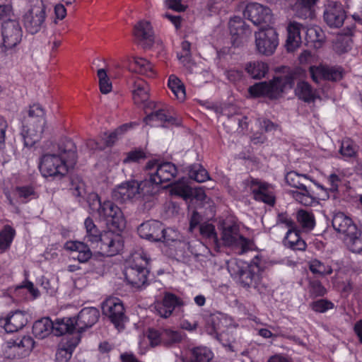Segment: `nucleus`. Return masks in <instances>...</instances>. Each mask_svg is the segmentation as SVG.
<instances>
[{"instance_id": "obj_1", "label": "nucleus", "mask_w": 362, "mask_h": 362, "mask_svg": "<svg viewBox=\"0 0 362 362\" xmlns=\"http://www.w3.org/2000/svg\"><path fill=\"white\" fill-rule=\"evenodd\" d=\"M76 147L70 139L62 141L51 153L42 156L39 169L44 177L62 178L76 163Z\"/></svg>"}, {"instance_id": "obj_2", "label": "nucleus", "mask_w": 362, "mask_h": 362, "mask_svg": "<svg viewBox=\"0 0 362 362\" xmlns=\"http://www.w3.org/2000/svg\"><path fill=\"white\" fill-rule=\"evenodd\" d=\"M332 224L334 229L343 235L341 239L348 249L359 253L362 250L361 231L352 219L344 213L338 212L333 216Z\"/></svg>"}, {"instance_id": "obj_3", "label": "nucleus", "mask_w": 362, "mask_h": 362, "mask_svg": "<svg viewBox=\"0 0 362 362\" xmlns=\"http://www.w3.org/2000/svg\"><path fill=\"white\" fill-rule=\"evenodd\" d=\"M45 124V112L42 107L39 104L30 106L21 132L25 146L31 147L40 140Z\"/></svg>"}, {"instance_id": "obj_4", "label": "nucleus", "mask_w": 362, "mask_h": 362, "mask_svg": "<svg viewBox=\"0 0 362 362\" xmlns=\"http://www.w3.org/2000/svg\"><path fill=\"white\" fill-rule=\"evenodd\" d=\"M296 74L291 72L274 77L269 82H259L251 86L248 92L252 97L265 96L270 99H277L287 89L294 85Z\"/></svg>"}, {"instance_id": "obj_5", "label": "nucleus", "mask_w": 362, "mask_h": 362, "mask_svg": "<svg viewBox=\"0 0 362 362\" xmlns=\"http://www.w3.org/2000/svg\"><path fill=\"white\" fill-rule=\"evenodd\" d=\"M93 197L99 204L98 211L100 218L104 220L112 230L122 231L126 227V220L120 208L110 201L101 203L96 194Z\"/></svg>"}, {"instance_id": "obj_6", "label": "nucleus", "mask_w": 362, "mask_h": 362, "mask_svg": "<svg viewBox=\"0 0 362 362\" xmlns=\"http://www.w3.org/2000/svg\"><path fill=\"white\" fill-rule=\"evenodd\" d=\"M70 320L57 319L52 322L49 317H43L35 322L33 325V333L38 339H44L52 332L56 336L63 335L69 331Z\"/></svg>"}, {"instance_id": "obj_7", "label": "nucleus", "mask_w": 362, "mask_h": 362, "mask_svg": "<svg viewBox=\"0 0 362 362\" xmlns=\"http://www.w3.org/2000/svg\"><path fill=\"white\" fill-rule=\"evenodd\" d=\"M46 5L43 0H31L30 8L23 16L25 29L30 34L40 30L46 18Z\"/></svg>"}, {"instance_id": "obj_8", "label": "nucleus", "mask_w": 362, "mask_h": 362, "mask_svg": "<svg viewBox=\"0 0 362 362\" xmlns=\"http://www.w3.org/2000/svg\"><path fill=\"white\" fill-rule=\"evenodd\" d=\"M221 239L225 245L240 247V254L252 250L253 247L252 240L245 238L240 234L239 226L236 223H223Z\"/></svg>"}, {"instance_id": "obj_9", "label": "nucleus", "mask_w": 362, "mask_h": 362, "mask_svg": "<svg viewBox=\"0 0 362 362\" xmlns=\"http://www.w3.org/2000/svg\"><path fill=\"white\" fill-rule=\"evenodd\" d=\"M100 311L94 307L83 308L75 317H64V320H70L69 331L67 333H72L74 330L81 333L86 329L93 327L99 320Z\"/></svg>"}, {"instance_id": "obj_10", "label": "nucleus", "mask_w": 362, "mask_h": 362, "mask_svg": "<svg viewBox=\"0 0 362 362\" xmlns=\"http://www.w3.org/2000/svg\"><path fill=\"white\" fill-rule=\"evenodd\" d=\"M255 37L256 49L259 54L266 56L274 54L279 45L278 34L274 28L261 29L255 32Z\"/></svg>"}, {"instance_id": "obj_11", "label": "nucleus", "mask_w": 362, "mask_h": 362, "mask_svg": "<svg viewBox=\"0 0 362 362\" xmlns=\"http://www.w3.org/2000/svg\"><path fill=\"white\" fill-rule=\"evenodd\" d=\"M103 314L107 316L117 329H124L127 320L122 302L117 298L106 299L102 304Z\"/></svg>"}, {"instance_id": "obj_12", "label": "nucleus", "mask_w": 362, "mask_h": 362, "mask_svg": "<svg viewBox=\"0 0 362 362\" xmlns=\"http://www.w3.org/2000/svg\"><path fill=\"white\" fill-rule=\"evenodd\" d=\"M3 37V51L12 49L17 46L22 40L23 30L20 23L16 20L8 19L1 25Z\"/></svg>"}, {"instance_id": "obj_13", "label": "nucleus", "mask_w": 362, "mask_h": 362, "mask_svg": "<svg viewBox=\"0 0 362 362\" xmlns=\"http://www.w3.org/2000/svg\"><path fill=\"white\" fill-rule=\"evenodd\" d=\"M146 168L153 175V181L160 185L172 180L177 173L176 166L170 162L159 164L156 160H150Z\"/></svg>"}, {"instance_id": "obj_14", "label": "nucleus", "mask_w": 362, "mask_h": 362, "mask_svg": "<svg viewBox=\"0 0 362 362\" xmlns=\"http://www.w3.org/2000/svg\"><path fill=\"white\" fill-rule=\"evenodd\" d=\"M309 71L313 80L316 83H319L322 79L337 82L341 81L345 75L344 69L340 66H313L310 67Z\"/></svg>"}, {"instance_id": "obj_15", "label": "nucleus", "mask_w": 362, "mask_h": 362, "mask_svg": "<svg viewBox=\"0 0 362 362\" xmlns=\"http://www.w3.org/2000/svg\"><path fill=\"white\" fill-rule=\"evenodd\" d=\"M244 17L255 25L262 23H269L272 19L271 9L258 3H251L246 6L244 12Z\"/></svg>"}, {"instance_id": "obj_16", "label": "nucleus", "mask_w": 362, "mask_h": 362, "mask_svg": "<svg viewBox=\"0 0 362 362\" xmlns=\"http://www.w3.org/2000/svg\"><path fill=\"white\" fill-rule=\"evenodd\" d=\"M346 13L341 3L330 1L324 11V20L330 28H340L346 18Z\"/></svg>"}, {"instance_id": "obj_17", "label": "nucleus", "mask_w": 362, "mask_h": 362, "mask_svg": "<svg viewBox=\"0 0 362 362\" xmlns=\"http://www.w3.org/2000/svg\"><path fill=\"white\" fill-rule=\"evenodd\" d=\"M96 247L99 248L102 255L112 257L119 253L123 247V243L119 236L107 231L103 233L99 245Z\"/></svg>"}, {"instance_id": "obj_18", "label": "nucleus", "mask_w": 362, "mask_h": 362, "mask_svg": "<svg viewBox=\"0 0 362 362\" xmlns=\"http://www.w3.org/2000/svg\"><path fill=\"white\" fill-rule=\"evenodd\" d=\"M133 35L144 48H150L154 43V33L149 21L141 20L134 26Z\"/></svg>"}, {"instance_id": "obj_19", "label": "nucleus", "mask_w": 362, "mask_h": 362, "mask_svg": "<svg viewBox=\"0 0 362 362\" xmlns=\"http://www.w3.org/2000/svg\"><path fill=\"white\" fill-rule=\"evenodd\" d=\"M137 187L138 182L134 180L124 182L112 190V197L113 200L119 203L138 198Z\"/></svg>"}, {"instance_id": "obj_20", "label": "nucleus", "mask_w": 362, "mask_h": 362, "mask_svg": "<svg viewBox=\"0 0 362 362\" xmlns=\"http://www.w3.org/2000/svg\"><path fill=\"white\" fill-rule=\"evenodd\" d=\"M148 271L146 268L135 265L127 267L124 275L127 282L133 287L139 288L147 282Z\"/></svg>"}, {"instance_id": "obj_21", "label": "nucleus", "mask_w": 362, "mask_h": 362, "mask_svg": "<svg viewBox=\"0 0 362 362\" xmlns=\"http://www.w3.org/2000/svg\"><path fill=\"white\" fill-rule=\"evenodd\" d=\"M250 186V190L254 195L255 199L261 201L269 205H274L275 198L272 192L269 190V185L266 182H262L258 180L251 178L246 180Z\"/></svg>"}, {"instance_id": "obj_22", "label": "nucleus", "mask_w": 362, "mask_h": 362, "mask_svg": "<svg viewBox=\"0 0 362 362\" xmlns=\"http://www.w3.org/2000/svg\"><path fill=\"white\" fill-rule=\"evenodd\" d=\"M163 224L158 221L151 220L141 223L137 228L139 235L151 242L160 240Z\"/></svg>"}, {"instance_id": "obj_23", "label": "nucleus", "mask_w": 362, "mask_h": 362, "mask_svg": "<svg viewBox=\"0 0 362 362\" xmlns=\"http://www.w3.org/2000/svg\"><path fill=\"white\" fill-rule=\"evenodd\" d=\"M184 305L183 301L171 293H166L161 302L157 303L155 309L157 313L163 318L169 317L176 307Z\"/></svg>"}, {"instance_id": "obj_24", "label": "nucleus", "mask_w": 362, "mask_h": 362, "mask_svg": "<svg viewBox=\"0 0 362 362\" xmlns=\"http://www.w3.org/2000/svg\"><path fill=\"white\" fill-rule=\"evenodd\" d=\"M288 37L286 47L288 52H293L298 48L302 42L300 33L306 30L301 23L291 21L287 25Z\"/></svg>"}, {"instance_id": "obj_25", "label": "nucleus", "mask_w": 362, "mask_h": 362, "mask_svg": "<svg viewBox=\"0 0 362 362\" xmlns=\"http://www.w3.org/2000/svg\"><path fill=\"white\" fill-rule=\"evenodd\" d=\"M28 314L16 310L4 320V327L7 332H14L21 329L28 322Z\"/></svg>"}, {"instance_id": "obj_26", "label": "nucleus", "mask_w": 362, "mask_h": 362, "mask_svg": "<svg viewBox=\"0 0 362 362\" xmlns=\"http://www.w3.org/2000/svg\"><path fill=\"white\" fill-rule=\"evenodd\" d=\"M65 249L74 252L73 258L83 263L88 262L92 257V252L88 245L80 241H68Z\"/></svg>"}, {"instance_id": "obj_27", "label": "nucleus", "mask_w": 362, "mask_h": 362, "mask_svg": "<svg viewBox=\"0 0 362 362\" xmlns=\"http://www.w3.org/2000/svg\"><path fill=\"white\" fill-rule=\"evenodd\" d=\"M80 337L67 340L59 344L56 352V362H68L71 358L72 353L80 341Z\"/></svg>"}, {"instance_id": "obj_28", "label": "nucleus", "mask_w": 362, "mask_h": 362, "mask_svg": "<svg viewBox=\"0 0 362 362\" xmlns=\"http://www.w3.org/2000/svg\"><path fill=\"white\" fill-rule=\"evenodd\" d=\"M149 178L138 182L137 191H139L138 197H142L148 200L158 193L160 189V184L156 183L153 180V175L148 173Z\"/></svg>"}, {"instance_id": "obj_29", "label": "nucleus", "mask_w": 362, "mask_h": 362, "mask_svg": "<svg viewBox=\"0 0 362 362\" xmlns=\"http://www.w3.org/2000/svg\"><path fill=\"white\" fill-rule=\"evenodd\" d=\"M305 41L308 46L315 49L322 47L325 41V35L323 30L317 27H311L305 30Z\"/></svg>"}, {"instance_id": "obj_30", "label": "nucleus", "mask_w": 362, "mask_h": 362, "mask_svg": "<svg viewBox=\"0 0 362 362\" xmlns=\"http://www.w3.org/2000/svg\"><path fill=\"white\" fill-rule=\"evenodd\" d=\"M286 247L293 250H305L306 248L305 242L300 237L299 233L294 228L288 229L284 240Z\"/></svg>"}, {"instance_id": "obj_31", "label": "nucleus", "mask_w": 362, "mask_h": 362, "mask_svg": "<svg viewBox=\"0 0 362 362\" xmlns=\"http://www.w3.org/2000/svg\"><path fill=\"white\" fill-rule=\"evenodd\" d=\"M130 69L133 71L146 75L148 77H153L154 72L153 66L147 59L141 57H134L130 63Z\"/></svg>"}, {"instance_id": "obj_32", "label": "nucleus", "mask_w": 362, "mask_h": 362, "mask_svg": "<svg viewBox=\"0 0 362 362\" xmlns=\"http://www.w3.org/2000/svg\"><path fill=\"white\" fill-rule=\"evenodd\" d=\"M84 226L86 230L85 239L91 245L98 246L99 241L102 238L103 233L98 228L93 219L90 217L86 218Z\"/></svg>"}, {"instance_id": "obj_33", "label": "nucleus", "mask_w": 362, "mask_h": 362, "mask_svg": "<svg viewBox=\"0 0 362 362\" xmlns=\"http://www.w3.org/2000/svg\"><path fill=\"white\" fill-rule=\"evenodd\" d=\"M183 339L182 333L172 328L163 329L161 344L166 347L173 346L180 343Z\"/></svg>"}, {"instance_id": "obj_34", "label": "nucleus", "mask_w": 362, "mask_h": 362, "mask_svg": "<svg viewBox=\"0 0 362 362\" xmlns=\"http://www.w3.org/2000/svg\"><path fill=\"white\" fill-rule=\"evenodd\" d=\"M34 345L35 341L31 337L23 336L20 340L13 341L9 348L17 352L18 356H25L32 351Z\"/></svg>"}, {"instance_id": "obj_35", "label": "nucleus", "mask_w": 362, "mask_h": 362, "mask_svg": "<svg viewBox=\"0 0 362 362\" xmlns=\"http://www.w3.org/2000/svg\"><path fill=\"white\" fill-rule=\"evenodd\" d=\"M295 91L300 99L307 103L313 102L317 98L316 91L305 81L298 82Z\"/></svg>"}, {"instance_id": "obj_36", "label": "nucleus", "mask_w": 362, "mask_h": 362, "mask_svg": "<svg viewBox=\"0 0 362 362\" xmlns=\"http://www.w3.org/2000/svg\"><path fill=\"white\" fill-rule=\"evenodd\" d=\"M235 274L238 276L240 284L244 287H250L252 285L256 274L252 270L251 267L246 265L244 267H238V270L234 271Z\"/></svg>"}, {"instance_id": "obj_37", "label": "nucleus", "mask_w": 362, "mask_h": 362, "mask_svg": "<svg viewBox=\"0 0 362 362\" xmlns=\"http://www.w3.org/2000/svg\"><path fill=\"white\" fill-rule=\"evenodd\" d=\"M286 182L291 187L298 189L300 190H305L307 187L308 177L306 175L298 174L291 171L286 175Z\"/></svg>"}, {"instance_id": "obj_38", "label": "nucleus", "mask_w": 362, "mask_h": 362, "mask_svg": "<svg viewBox=\"0 0 362 362\" xmlns=\"http://www.w3.org/2000/svg\"><path fill=\"white\" fill-rule=\"evenodd\" d=\"M134 90H133V99L136 104H141L148 99V84L143 81H136L134 84Z\"/></svg>"}, {"instance_id": "obj_39", "label": "nucleus", "mask_w": 362, "mask_h": 362, "mask_svg": "<svg viewBox=\"0 0 362 362\" xmlns=\"http://www.w3.org/2000/svg\"><path fill=\"white\" fill-rule=\"evenodd\" d=\"M268 70L267 64L262 62H251L246 66L247 72L256 79L264 77Z\"/></svg>"}, {"instance_id": "obj_40", "label": "nucleus", "mask_w": 362, "mask_h": 362, "mask_svg": "<svg viewBox=\"0 0 362 362\" xmlns=\"http://www.w3.org/2000/svg\"><path fill=\"white\" fill-rule=\"evenodd\" d=\"M187 169L189 177L197 182H203L209 179L208 172L199 163L191 165Z\"/></svg>"}, {"instance_id": "obj_41", "label": "nucleus", "mask_w": 362, "mask_h": 362, "mask_svg": "<svg viewBox=\"0 0 362 362\" xmlns=\"http://www.w3.org/2000/svg\"><path fill=\"white\" fill-rule=\"evenodd\" d=\"M168 87L172 90L175 96L180 101H183L185 98V88L181 81L174 75H171L168 79Z\"/></svg>"}, {"instance_id": "obj_42", "label": "nucleus", "mask_w": 362, "mask_h": 362, "mask_svg": "<svg viewBox=\"0 0 362 362\" xmlns=\"http://www.w3.org/2000/svg\"><path fill=\"white\" fill-rule=\"evenodd\" d=\"M212 352L206 347H196L191 350L190 362H210Z\"/></svg>"}, {"instance_id": "obj_43", "label": "nucleus", "mask_w": 362, "mask_h": 362, "mask_svg": "<svg viewBox=\"0 0 362 362\" xmlns=\"http://www.w3.org/2000/svg\"><path fill=\"white\" fill-rule=\"evenodd\" d=\"M296 218L299 224L304 229L312 230L315 225L314 215L310 211L300 209L297 212Z\"/></svg>"}, {"instance_id": "obj_44", "label": "nucleus", "mask_w": 362, "mask_h": 362, "mask_svg": "<svg viewBox=\"0 0 362 362\" xmlns=\"http://www.w3.org/2000/svg\"><path fill=\"white\" fill-rule=\"evenodd\" d=\"M153 121L174 124L175 122V118L171 115H167L165 110L160 109L148 115L144 118V122L148 124H151V122Z\"/></svg>"}, {"instance_id": "obj_45", "label": "nucleus", "mask_w": 362, "mask_h": 362, "mask_svg": "<svg viewBox=\"0 0 362 362\" xmlns=\"http://www.w3.org/2000/svg\"><path fill=\"white\" fill-rule=\"evenodd\" d=\"M16 235L15 230L10 226H5L3 230L0 232V249L7 250Z\"/></svg>"}, {"instance_id": "obj_46", "label": "nucleus", "mask_w": 362, "mask_h": 362, "mask_svg": "<svg viewBox=\"0 0 362 362\" xmlns=\"http://www.w3.org/2000/svg\"><path fill=\"white\" fill-rule=\"evenodd\" d=\"M358 149V146L351 139L346 138L341 141L339 153L344 157L352 158L356 156Z\"/></svg>"}, {"instance_id": "obj_47", "label": "nucleus", "mask_w": 362, "mask_h": 362, "mask_svg": "<svg viewBox=\"0 0 362 362\" xmlns=\"http://www.w3.org/2000/svg\"><path fill=\"white\" fill-rule=\"evenodd\" d=\"M309 269L313 274L322 276L329 275L332 273L331 266L326 265L318 259H313L309 262Z\"/></svg>"}, {"instance_id": "obj_48", "label": "nucleus", "mask_w": 362, "mask_h": 362, "mask_svg": "<svg viewBox=\"0 0 362 362\" xmlns=\"http://www.w3.org/2000/svg\"><path fill=\"white\" fill-rule=\"evenodd\" d=\"M292 196L297 202L305 206H310L315 202V198L310 194L307 187L305 190H300V192L293 191Z\"/></svg>"}, {"instance_id": "obj_49", "label": "nucleus", "mask_w": 362, "mask_h": 362, "mask_svg": "<svg viewBox=\"0 0 362 362\" xmlns=\"http://www.w3.org/2000/svg\"><path fill=\"white\" fill-rule=\"evenodd\" d=\"M99 78L100 90L103 94H107L112 90V83L104 69H100L97 71Z\"/></svg>"}, {"instance_id": "obj_50", "label": "nucleus", "mask_w": 362, "mask_h": 362, "mask_svg": "<svg viewBox=\"0 0 362 362\" xmlns=\"http://www.w3.org/2000/svg\"><path fill=\"white\" fill-rule=\"evenodd\" d=\"M70 190L76 197H83L86 194L85 182L76 177L71 180Z\"/></svg>"}, {"instance_id": "obj_51", "label": "nucleus", "mask_w": 362, "mask_h": 362, "mask_svg": "<svg viewBox=\"0 0 362 362\" xmlns=\"http://www.w3.org/2000/svg\"><path fill=\"white\" fill-rule=\"evenodd\" d=\"M230 34L233 36H239L244 33L245 22L240 17L232 18L228 23Z\"/></svg>"}, {"instance_id": "obj_52", "label": "nucleus", "mask_w": 362, "mask_h": 362, "mask_svg": "<svg viewBox=\"0 0 362 362\" xmlns=\"http://www.w3.org/2000/svg\"><path fill=\"white\" fill-rule=\"evenodd\" d=\"M308 288L313 297L323 296L327 291L321 282L317 279L310 280Z\"/></svg>"}, {"instance_id": "obj_53", "label": "nucleus", "mask_w": 362, "mask_h": 362, "mask_svg": "<svg viewBox=\"0 0 362 362\" xmlns=\"http://www.w3.org/2000/svg\"><path fill=\"white\" fill-rule=\"evenodd\" d=\"M351 47V40L347 36L339 37L334 44V49L339 54L347 52Z\"/></svg>"}, {"instance_id": "obj_54", "label": "nucleus", "mask_w": 362, "mask_h": 362, "mask_svg": "<svg viewBox=\"0 0 362 362\" xmlns=\"http://www.w3.org/2000/svg\"><path fill=\"white\" fill-rule=\"evenodd\" d=\"M129 128L128 124H123L110 133L105 140L107 146H112L115 144L118 139V136L122 134Z\"/></svg>"}, {"instance_id": "obj_55", "label": "nucleus", "mask_w": 362, "mask_h": 362, "mask_svg": "<svg viewBox=\"0 0 362 362\" xmlns=\"http://www.w3.org/2000/svg\"><path fill=\"white\" fill-rule=\"evenodd\" d=\"M146 158V153L141 149H135L134 151H129L126 158L124 160V163H139L141 160H145Z\"/></svg>"}, {"instance_id": "obj_56", "label": "nucleus", "mask_w": 362, "mask_h": 362, "mask_svg": "<svg viewBox=\"0 0 362 362\" xmlns=\"http://www.w3.org/2000/svg\"><path fill=\"white\" fill-rule=\"evenodd\" d=\"M199 231L202 236L216 240L217 239L215 227L211 223H203L199 226Z\"/></svg>"}, {"instance_id": "obj_57", "label": "nucleus", "mask_w": 362, "mask_h": 362, "mask_svg": "<svg viewBox=\"0 0 362 362\" xmlns=\"http://www.w3.org/2000/svg\"><path fill=\"white\" fill-rule=\"evenodd\" d=\"M333 306L334 305L331 301L325 299L318 300L313 302L312 304L313 310L318 313H324L327 310L332 308Z\"/></svg>"}, {"instance_id": "obj_58", "label": "nucleus", "mask_w": 362, "mask_h": 362, "mask_svg": "<svg viewBox=\"0 0 362 362\" xmlns=\"http://www.w3.org/2000/svg\"><path fill=\"white\" fill-rule=\"evenodd\" d=\"M224 0H209L206 8L211 15L218 14L224 8Z\"/></svg>"}, {"instance_id": "obj_59", "label": "nucleus", "mask_w": 362, "mask_h": 362, "mask_svg": "<svg viewBox=\"0 0 362 362\" xmlns=\"http://www.w3.org/2000/svg\"><path fill=\"white\" fill-rule=\"evenodd\" d=\"M160 240L159 242L169 244L170 242H173L177 239V233L175 230L171 228H165L163 226V230L161 232Z\"/></svg>"}, {"instance_id": "obj_60", "label": "nucleus", "mask_w": 362, "mask_h": 362, "mask_svg": "<svg viewBox=\"0 0 362 362\" xmlns=\"http://www.w3.org/2000/svg\"><path fill=\"white\" fill-rule=\"evenodd\" d=\"M163 335V329L160 330H156L151 329L148 331V338L150 340L152 346L161 344V337Z\"/></svg>"}, {"instance_id": "obj_61", "label": "nucleus", "mask_w": 362, "mask_h": 362, "mask_svg": "<svg viewBox=\"0 0 362 362\" xmlns=\"http://www.w3.org/2000/svg\"><path fill=\"white\" fill-rule=\"evenodd\" d=\"M16 192L19 198L23 199L22 202H26L27 199L35 194V192L31 187H16Z\"/></svg>"}, {"instance_id": "obj_62", "label": "nucleus", "mask_w": 362, "mask_h": 362, "mask_svg": "<svg viewBox=\"0 0 362 362\" xmlns=\"http://www.w3.org/2000/svg\"><path fill=\"white\" fill-rule=\"evenodd\" d=\"M226 76L230 81L235 83L242 79L243 71L242 70L230 69L226 71Z\"/></svg>"}, {"instance_id": "obj_63", "label": "nucleus", "mask_w": 362, "mask_h": 362, "mask_svg": "<svg viewBox=\"0 0 362 362\" xmlns=\"http://www.w3.org/2000/svg\"><path fill=\"white\" fill-rule=\"evenodd\" d=\"M259 124L261 129L264 130L266 132L275 131L277 125L267 119H259Z\"/></svg>"}, {"instance_id": "obj_64", "label": "nucleus", "mask_w": 362, "mask_h": 362, "mask_svg": "<svg viewBox=\"0 0 362 362\" xmlns=\"http://www.w3.org/2000/svg\"><path fill=\"white\" fill-rule=\"evenodd\" d=\"M165 5L168 8L177 12L184 11L185 9L180 0H165Z\"/></svg>"}]
</instances>
